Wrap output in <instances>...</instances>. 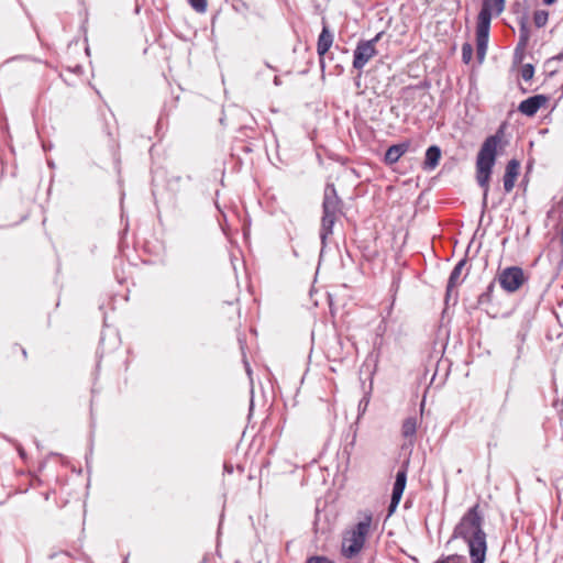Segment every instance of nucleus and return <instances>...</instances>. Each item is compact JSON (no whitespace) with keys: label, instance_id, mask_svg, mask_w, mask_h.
I'll return each instance as SVG.
<instances>
[{"label":"nucleus","instance_id":"obj_1","mask_svg":"<svg viewBox=\"0 0 563 563\" xmlns=\"http://www.w3.org/2000/svg\"><path fill=\"white\" fill-rule=\"evenodd\" d=\"M453 538L463 539L467 543L472 563H485L486 533L483 530V517L479 514L478 505L470 508L462 517L453 531Z\"/></svg>","mask_w":563,"mask_h":563},{"label":"nucleus","instance_id":"obj_2","mask_svg":"<svg viewBox=\"0 0 563 563\" xmlns=\"http://www.w3.org/2000/svg\"><path fill=\"white\" fill-rule=\"evenodd\" d=\"M504 126H500L494 135L488 136L482 144L476 157V180L483 188V205L486 206L489 191V180L498 155V148L503 146Z\"/></svg>","mask_w":563,"mask_h":563},{"label":"nucleus","instance_id":"obj_3","mask_svg":"<svg viewBox=\"0 0 563 563\" xmlns=\"http://www.w3.org/2000/svg\"><path fill=\"white\" fill-rule=\"evenodd\" d=\"M504 10L505 0H483L476 21V55L479 64L484 62L487 53L492 19Z\"/></svg>","mask_w":563,"mask_h":563},{"label":"nucleus","instance_id":"obj_4","mask_svg":"<svg viewBox=\"0 0 563 563\" xmlns=\"http://www.w3.org/2000/svg\"><path fill=\"white\" fill-rule=\"evenodd\" d=\"M372 516L367 515L362 521L343 533L341 553L346 559L355 558L363 549L369 533Z\"/></svg>","mask_w":563,"mask_h":563},{"label":"nucleus","instance_id":"obj_5","mask_svg":"<svg viewBox=\"0 0 563 563\" xmlns=\"http://www.w3.org/2000/svg\"><path fill=\"white\" fill-rule=\"evenodd\" d=\"M498 282L505 291L515 292L527 282V276L521 267L510 266L498 274Z\"/></svg>","mask_w":563,"mask_h":563},{"label":"nucleus","instance_id":"obj_6","mask_svg":"<svg viewBox=\"0 0 563 563\" xmlns=\"http://www.w3.org/2000/svg\"><path fill=\"white\" fill-rule=\"evenodd\" d=\"M382 33H378L369 41H360L354 49L353 67L355 69H363L364 66L376 55L377 51L375 44L380 38Z\"/></svg>","mask_w":563,"mask_h":563},{"label":"nucleus","instance_id":"obj_7","mask_svg":"<svg viewBox=\"0 0 563 563\" xmlns=\"http://www.w3.org/2000/svg\"><path fill=\"white\" fill-rule=\"evenodd\" d=\"M342 201L339 198L333 184H327L324 188L322 213L336 216L341 212Z\"/></svg>","mask_w":563,"mask_h":563},{"label":"nucleus","instance_id":"obj_8","mask_svg":"<svg viewBox=\"0 0 563 563\" xmlns=\"http://www.w3.org/2000/svg\"><path fill=\"white\" fill-rule=\"evenodd\" d=\"M548 101L547 96L536 95L522 100L518 106V111L527 117H533Z\"/></svg>","mask_w":563,"mask_h":563},{"label":"nucleus","instance_id":"obj_9","mask_svg":"<svg viewBox=\"0 0 563 563\" xmlns=\"http://www.w3.org/2000/svg\"><path fill=\"white\" fill-rule=\"evenodd\" d=\"M407 483V470L401 468L396 474V481L394 483L391 500L389 505V512H393L398 506Z\"/></svg>","mask_w":563,"mask_h":563},{"label":"nucleus","instance_id":"obj_10","mask_svg":"<svg viewBox=\"0 0 563 563\" xmlns=\"http://www.w3.org/2000/svg\"><path fill=\"white\" fill-rule=\"evenodd\" d=\"M520 163L517 159H510L505 169L503 186L506 194L512 191L516 180L519 176Z\"/></svg>","mask_w":563,"mask_h":563},{"label":"nucleus","instance_id":"obj_11","mask_svg":"<svg viewBox=\"0 0 563 563\" xmlns=\"http://www.w3.org/2000/svg\"><path fill=\"white\" fill-rule=\"evenodd\" d=\"M466 263V258H463L452 269L446 285V298H449L451 296L452 290L463 282L464 278H462L461 276Z\"/></svg>","mask_w":563,"mask_h":563},{"label":"nucleus","instance_id":"obj_12","mask_svg":"<svg viewBox=\"0 0 563 563\" xmlns=\"http://www.w3.org/2000/svg\"><path fill=\"white\" fill-rule=\"evenodd\" d=\"M409 147V142H404L389 146L385 153V163L389 165L397 163L399 158L408 152Z\"/></svg>","mask_w":563,"mask_h":563},{"label":"nucleus","instance_id":"obj_13","mask_svg":"<svg viewBox=\"0 0 563 563\" xmlns=\"http://www.w3.org/2000/svg\"><path fill=\"white\" fill-rule=\"evenodd\" d=\"M333 44V34L330 32L327 23L323 21V27L317 43V53L323 56Z\"/></svg>","mask_w":563,"mask_h":563},{"label":"nucleus","instance_id":"obj_14","mask_svg":"<svg viewBox=\"0 0 563 563\" xmlns=\"http://www.w3.org/2000/svg\"><path fill=\"white\" fill-rule=\"evenodd\" d=\"M440 158H441V150L439 146L432 145V146L428 147V150L426 152V158L423 162V168L426 170L434 169L439 165Z\"/></svg>","mask_w":563,"mask_h":563},{"label":"nucleus","instance_id":"obj_15","mask_svg":"<svg viewBox=\"0 0 563 563\" xmlns=\"http://www.w3.org/2000/svg\"><path fill=\"white\" fill-rule=\"evenodd\" d=\"M336 216L322 214L320 239L323 246L325 245L328 236L333 232V225L336 221Z\"/></svg>","mask_w":563,"mask_h":563},{"label":"nucleus","instance_id":"obj_16","mask_svg":"<svg viewBox=\"0 0 563 563\" xmlns=\"http://www.w3.org/2000/svg\"><path fill=\"white\" fill-rule=\"evenodd\" d=\"M417 431V420L416 418H407L401 427V432L405 438H412Z\"/></svg>","mask_w":563,"mask_h":563},{"label":"nucleus","instance_id":"obj_17","mask_svg":"<svg viewBox=\"0 0 563 563\" xmlns=\"http://www.w3.org/2000/svg\"><path fill=\"white\" fill-rule=\"evenodd\" d=\"M340 345L341 343L338 341V338L329 342L325 354L330 361L338 362V358L340 357L338 353V350L341 347Z\"/></svg>","mask_w":563,"mask_h":563},{"label":"nucleus","instance_id":"obj_18","mask_svg":"<svg viewBox=\"0 0 563 563\" xmlns=\"http://www.w3.org/2000/svg\"><path fill=\"white\" fill-rule=\"evenodd\" d=\"M549 19V13L544 10H538L533 14V23L537 27H543Z\"/></svg>","mask_w":563,"mask_h":563},{"label":"nucleus","instance_id":"obj_19","mask_svg":"<svg viewBox=\"0 0 563 563\" xmlns=\"http://www.w3.org/2000/svg\"><path fill=\"white\" fill-rule=\"evenodd\" d=\"M473 58V46L470 43H464L462 45V60L465 64H468Z\"/></svg>","mask_w":563,"mask_h":563},{"label":"nucleus","instance_id":"obj_20","mask_svg":"<svg viewBox=\"0 0 563 563\" xmlns=\"http://www.w3.org/2000/svg\"><path fill=\"white\" fill-rule=\"evenodd\" d=\"M533 74L534 67L531 64H525L521 67L520 75L523 80L529 81L533 77Z\"/></svg>","mask_w":563,"mask_h":563},{"label":"nucleus","instance_id":"obj_21","mask_svg":"<svg viewBox=\"0 0 563 563\" xmlns=\"http://www.w3.org/2000/svg\"><path fill=\"white\" fill-rule=\"evenodd\" d=\"M190 5L198 13H205L207 11V0H188Z\"/></svg>","mask_w":563,"mask_h":563},{"label":"nucleus","instance_id":"obj_22","mask_svg":"<svg viewBox=\"0 0 563 563\" xmlns=\"http://www.w3.org/2000/svg\"><path fill=\"white\" fill-rule=\"evenodd\" d=\"M435 563H466V558L463 555L452 554L443 560H439Z\"/></svg>","mask_w":563,"mask_h":563},{"label":"nucleus","instance_id":"obj_23","mask_svg":"<svg viewBox=\"0 0 563 563\" xmlns=\"http://www.w3.org/2000/svg\"><path fill=\"white\" fill-rule=\"evenodd\" d=\"M307 563H334L325 556H312L307 560Z\"/></svg>","mask_w":563,"mask_h":563},{"label":"nucleus","instance_id":"obj_24","mask_svg":"<svg viewBox=\"0 0 563 563\" xmlns=\"http://www.w3.org/2000/svg\"><path fill=\"white\" fill-rule=\"evenodd\" d=\"M556 0H543V2L548 5L553 4Z\"/></svg>","mask_w":563,"mask_h":563},{"label":"nucleus","instance_id":"obj_25","mask_svg":"<svg viewBox=\"0 0 563 563\" xmlns=\"http://www.w3.org/2000/svg\"><path fill=\"white\" fill-rule=\"evenodd\" d=\"M279 82H280V81H279V78L276 76V77L274 78V84H275V85H279Z\"/></svg>","mask_w":563,"mask_h":563},{"label":"nucleus","instance_id":"obj_26","mask_svg":"<svg viewBox=\"0 0 563 563\" xmlns=\"http://www.w3.org/2000/svg\"><path fill=\"white\" fill-rule=\"evenodd\" d=\"M493 284L489 285L488 290L490 291L493 289Z\"/></svg>","mask_w":563,"mask_h":563}]
</instances>
